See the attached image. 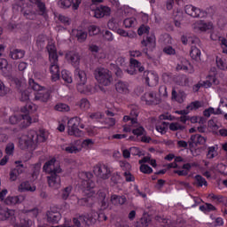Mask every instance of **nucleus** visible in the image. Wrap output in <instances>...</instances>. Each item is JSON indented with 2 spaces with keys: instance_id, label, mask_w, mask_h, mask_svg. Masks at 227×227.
Instances as JSON below:
<instances>
[{
  "instance_id": "nucleus-1",
  "label": "nucleus",
  "mask_w": 227,
  "mask_h": 227,
  "mask_svg": "<svg viewBox=\"0 0 227 227\" xmlns=\"http://www.w3.org/2000/svg\"><path fill=\"white\" fill-rule=\"evenodd\" d=\"M43 169L45 173L50 175L48 178V184L52 189H59L61 187V176H59V173L63 171L61 167L56 166V158H52L46 161L43 167Z\"/></svg>"
},
{
  "instance_id": "nucleus-2",
  "label": "nucleus",
  "mask_w": 227,
  "mask_h": 227,
  "mask_svg": "<svg viewBox=\"0 0 227 227\" xmlns=\"http://www.w3.org/2000/svg\"><path fill=\"white\" fill-rule=\"evenodd\" d=\"M47 137L43 133L38 135L35 130L30 129L27 135H22L19 139L20 150H35L36 143H45Z\"/></svg>"
},
{
  "instance_id": "nucleus-3",
  "label": "nucleus",
  "mask_w": 227,
  "mask_h": 227,
  "mask_svg": "<svg viewBox=\"0 0 227 227\" xmlns=\"http://www.w3.org/2000/svg\"><path fill=\"white\" fill-rule=\"evenodd\" d=\"M129 63L131 67L135 68V71L133 72L128 71L130 75H134L137 70H138L140 74L144 72L143 79L145 80L147 86L153 87L159 84V75L157 74L154 72L145 71V67L141 66V62L136 59L131 58Z\"/></svg>"
},
{
  "instance_id": "nucleus-4",
  "label": "nucleus",
  "mask_w": 227,
  "mask_h": 227,
  "mask_svg": "<svg viewBox=\"0 0 227 227\" xmlns=\"http://www.w3.org/2000/svg\"><path fill=\"white\" fill-rule=\"evenodd\" d=\"M134 116L132 117V115ZM137 116H139V112L137 110L132 111L130 115H125L123 117V121L129 124H125L123 126V132H132L134 136L139 137V136H143L145 134V128L143 126L137 127Z\"/></svg>"
},
{
  "instance_id": "nucleus-5",
  "label": "nucleus",
  "mask_w": 227,
  "mask_h": 227,
  "mask_svg": "<svg viewBox=\"0 0 227 227\" xmlns=\"http://www.w3.org/2000/svg\"><path fill=\"white\" fill-rule=\"evenodd\" d=\"M31 6H35V9H22L23 15L28 20H35L36 19V15L40 17H47V6L45 5V2L42 0H29Z\"/></svg>"
},
{
  "instance_id": "nucleus-6",
  "label": "nucleus",
  "mask_w": 227,
  "mask_h": 227,
  "mask_svg": "<svg viewBox=\"0 0 227 227\" xmlns=\"http://www.w3.org/2000/svg\"><path fill=\"white\" fill-rule=\"evenodd\" d=\"M47 51L49 53V60L51 62L50 72L51 74V81L56 82L59 81V66L58 65V50L56 45L49 44L47 46Z\"/></svg>"
},
{
  "instance_id": "nucleus-7",
  "label": "nucleus",
  "mask_w": 227,
  "mask_h": 227,
  "mask_svg": "<svg viewBox=\"0 0 227 227\" xmlns=\"http://www.w3.org/2000/svg\"><path fill=\"white\" fill-rule=\"evenodd\" d=\"M74 75L78 81L76 88L79 93H83L84 95L93 93V86L86 85V82L88 81L86 72L81 70L79 67H76L74 70Z\"/></svg>"
},
{
  "instance_id": "nucleus-8",
  "label": "nucleus",
  "mask_w": 227,
  "mask_h": 227,
  "mask_svg": "<svg viewBox=\"0 0 227 227\" xmlns=\"http://www.w3.org/2000/svg\"><path fill=\"white\" fill-rule=\"evenodd\" d=\"M68 135L74 136L75 137H82L84 136V131L79 129H84V124L82 123V119L80 117H73L67 122Z\"/></svg>"
},
{
  "instance_id": "nucleus-9",
  "label": "nucleus",
  "mask_w": 227,
  "mask_h": 227,
  "mask_svg": "<svg viewBox=\"0 0 227 227\" xmlns=\"http://www.w3.org/2000/svg\"><path fill=\"white\" fill-rule=\"evenodd\" d=\"M28 86L34 91H39L35 93V100H39L40 102H48L51 98V92L43 91V87L36 83L33 78L28 80Z\"/></svg>"
},
{
  "instance_id": "nucleus-10",
  "label": "nucleus",
  "mask_w": 227,
  "mask_h": 227,
  "mask_svg": "<svg viewBox=\"0 0 227 227\" xmlns=\"http://www.w3.org/2000/svg\"><path fill=\"white\" fill-rule=\"evenodd\" d=\"M95 79L102 86H109L113 82V74L106 68L98 67L94 72Z\"/></svg>"
},
{
  "instance_id": "nucleus-11",
  "label": "nucleus",
  "mask_w": 227,
  "mask_h": 227,
  "mask_svg": "<svg viewBox=\"0 0 227 227\" xmlns=\"http://www.w3.org/2000/svg\"><path fill=\"white\" fill-rule=\"evenodd\" d=\"M32 121L31 115L28 114H15L9 118L12 125H20V129L29 127Z\"/></svg>"
},
{
  "instance_id": "nucleus-12",
  "label": "nucleus",
  "mask_w": 227,
  "mask_h": 227,
  "mask_svg": "<svg viewBox=\"0 0 227 227\" xmlns=\"http://www.w3.org/2000/svg\"><path fill=\"white\" fill-rule=\"evenodd\" d=\"M93 173L98 178L108 180V178H111V175L113 174V168L108 167L107 164L99 162L94 166Z\"/></svg>"
},
{
  "instance_id": "nucleus-13",
  "label": "nucleus",
  "mask_w": 227,
  "mask_h": 227,
  "mask_svg": "<svg viewBox=\"0 0 227 227\" xmlns=\"http://www.w3.org/2000/svg\"><path fill=\"white\" fill-rule=\"evenodd\" d=\"M82 176V189L83 191H89L90 192H93V189H95V181L93 180V174L91 172H82L81 174Z\"/></svg>"
},
{
  "instance_id": "nucleus-14",
  "label": "nucleus",
  "mask_w": 227,
  "mask_h": 227,
  "mask_svg": "<svg viewBox=\"0 0 227 227\" xmlns=\"http://www.w3.org/2000/svg\"><path fill=\"white\" fill-rule=\"evenodd\" d=\"M184 12L186 15L193 17V19H205L208 13L192 4H188L184 6Z\"/></svg>"
},
{
  "instance_id": "nucleus-15",
  "label": "nucleus",
  "mask_w": 227,
  "mask_h": 227,
  "mask_svg": "<svg viewBox=\"0 0 227 227\" xmlns=\"http://www.w3.org/2000/svg\"><path fill=\"white\" fill-rule=\"evenodd\" d=\"M142 102H145L146 106H159L160 104V98L157 97L155 91L145 92L141 97Z\"/></svg>"
},
{
  "instance_id": "nucleus-16",
  "label": "nucleus",
  "mask_w": 227,
  "mask_h": 227,
  "mask_svg": "<svg viewBox=\"0 0 227 227\" xmlns=\"http://www.w3.org/2000/svg\"><path fill=\"white\" fill-rule=\"evenodd\" d=\"M47 222L51 224H58L61 221V213L57 208H50L46 213Z\"/></svg>"
},
{
  "instance_id": "nucleus-17",
  "label": "nucleus",
  "mask_w": 227,
  "mask_h": 227,
  "mask_svg": "<svg viewBox=\"0 0 227 227\" xmlns=\"http://www.w3.org/2000/svg\"><path fill=\"white\" fill-rule=\"evenodd\" d=\"M85 221L88 224H95L97 221H107V216L102 212L98 213L95 210H91L89 214V218Z\"/></svg>"
},
{
  "instance_id": "nucleus-18",
  "label": "nucleus",
  "mask_w": 227,
  "mask_h": 227,
  "mask_svg": "<svg viewBox=\"0 0 227 227\" xmlns=\"http://www.w3.org/2000/svg\"><path fill=\"white\" fill-rule=\"evenodd\" d=\"M16 168H12L10 171V180L11 182H15L17 178H19V175H22L24 173V164H22V161L18 160L15 161Z\"/></svg>"
},
{
  "instance_id": "nucleus-19",
  "label": "nucleus",
  "mask_w": 227,
  "mask_h": 227,
  "mask_svg": "<svg viewBox=\"0 0 227 227\" xmlns=\"http://www.w3.org/2000/svg\"><path fill=\"white\" fill-rule=\"evenodd\" d=\"M0 219L1 221H10L11 223L15 222V210L4 207L0 209Z\"/></svg>"
},
{
  "instance_id": "nucleus-20",
  "label": "nucleus",
  "mask_w": 227,
  "mask_h": 227,
  "mask_svg": "<svg viewBox=\"0 0 227 227\" xmlns=\"http://www.w3.org/2000/svg\"><path fill=\"white\" fill-rule=\"evenodd\" d=\"M66 59L68 63H71L74 68H77L78 65L81 63V56L75 51H68L66 54Z\"/></svg>"
},
{
  "instance_id": "nucleus-21",
  "label": "nucleus",
  "mask_w": 227,
  "mask_h": 227,
  "mask_svg": "<svg viewBox=\"0 0 227 227\" xmlns=\"http://www.w3.org/2000/svg\"><path fill=\"white\" fill-rule=\"evenodd\" d=\"M192 28L196 33L199 31H208V29H212V23H207L203 20H198L192 25Z\"/></svg>"
},
{
  "instance_id": "nucleus-22",
  "label": "nucleus",
  "mask_w": 227,
  "mask_h": 227,
  "mask_svg": "<svg viewBox=\"0 0 227 227\" xmlns=\"http://www.w3.org/2000/svg\"><path fill=\"white\" fill-rule=\"evenodd\" d=\"M0 70L4 77L12 75V65L8 64L6 59H0Z\"/></svg>"
},
{
  "instance_id": "nucleus-23",
  "label": "nucleus",
  "mask_w": 227,
  "mask_h": 227,
  "mask_svg": "<svg viewBox=\"0 0 227 227\" xmlns=\"http://www.w3.org/2000/svg\"><path fill=\"white\" fill-rule=\"evenodd\" d=\"M110 203L114 207H121V205L127 203V197L124 195L112 194L110 197Z\"/></svg>"
},
{
  "instance_id": "nucleus-24",
  "label": "nucleus",
  "mask_w": 227,
  "mask_h": 227,
  "mask_svg": "<svg viewBox=\"0 0 227 227\" xmlns=\"http://www.w3.org/2000/svg\"><path fill=\"white\" fill-rule=\"evenodd\" d=\"M22 201H24V197L22 195H17V196H8L4 200V203L5 205H8L9 207H13L15 205L20 204Z\"/></svg>"
},
{
  "instance_id": "nucleus-25",
  "label": "nucleus",
  "mask_w": 227,
  "mask_h": 227,
  "mask_svg": "<svg viewBox=\"0 0 227 227\" xmlns=\"http://www.w3.org/2000/svg\"><path fill=\"white\" fill-rule=\"evenodd\" d=\"M89 217H90L89 214H87L85 215H79V217H74L72 220L73 225L74 227H81V223H82L86 226H90V225H91V223H88V222L86 221Z\"/></svg>"
},
{
  "instance_id": "nucleus-26",
  "label": "nucleus",
  "mask_w": 227,
  "mask_h": 227,
  "mask_svg": "<svg viewBox=\"0 0 227 227\" xmlns=\"http://www.w3.org/2000/svg\"><path fill=\"white\" fill-rule=\"evenodd\" d=\"M18 191L20 192H26L27 191L35 192V191H36V186H31V183H29V181H24L19 185Z\"/></svg>"
},
{
  "instance_id": "nucleus-27",
  "label": "nucleus",
  "mask_w": 227,
  "mask_h": 227,
  "mask_svg": "<svg viewBox=\"0 0 227 227\" xmlns=\"http://www.w3.org/2000/svg\"><path fill=\"white\" fill-rule=\"evenodd\" d=\"M141 44L144 47H148L149 49H155V35H147L146 38L141 42Z\"/></svg>"
},
{
  "instance_id": "nucleus-28",
  "label": "nucleus",
  "mask_w": 227,
  "mask_h": 227,
  "mask_svg": "<svg viewBox=\"0 0 227 227\" xmlns=\"http://www.w3.org/2000/svg\"><path fill=\"white\" fill-rule=\"evenodd\" d=\"M115 90L118 93H121L122 95H127V93H129V83L122 81H119L115 84Z\"/></svg>"
},
{
  "instance_id": "nucleus-29",
  "label": "nucleus",
  "mask_w": 227,
  "mask_h": 227,
  "mask_svg": "<svg viewBox=\"0 0 227 227\" xmlns=\"http://www.w3.org/2000/svg\"><path fill=\"white\" fill-rule=\"evenodd\" d=\"M73 34L77 38L78 42H80V43L86 42V38H88V32L84 30H73Z\"/></svg>"
},
{
  "instance_id": "nucleus-30",
  "label": "nucleus",
  "mask_w": 227,
  "mask_h": 227,
  "mask_svg": "<svg viewBox=\"0 0 227 227\" xmlns=\"http://www.w3.org/2000/svg\"><path fill=\"white\" fill-rule=\"evenodd\" d=\"M26 56V51L20 49H13L10 51V57L12 59H22Z\"/></svg>"
},
{
  "instance_id": "nucleus-31",
  "label": "nucleus",
  "mask_w": 227,
  "mask_h": 227,
  "mask_svg": "<svg viewBox=\"0 0 227 227\" xmlns=\"http://www.w3.org/2000/svg\"><path fill=\"white\" fill-rule=\"evenodd\" d=\"M190 56L192 59H194V61H200L201 59V50H200L196 46H192Z\"/></svg>"
},
{
  "instance_id": "nucleus-32",
  "label": "nucleus",
  "mask_w": 227,
  "mask_h": 227,
  "mask_svg": "<svg viewBox=\"0 0 227 227\" xmlns=\"http://www.w3.org/2000/svg\"><path fill=\"white\" fill-rule=\"evenodd\" d=\"M199 210L203 212V214H210V212H215L217 208L210 203H204L203 205L200 206Z\"/></svg>"
},
{
  "instance_id": "nucleus-33",
  "label": "nucleus",
  "mask_w": 227,
  "mask_h": 227,
  "mask_svg": "<svg viewBox=\"0 0 227 227\" xmlns=\"http://www.w3.org/2000/svg\"><path fill=\"white\" fill-rule=\"evenodd\" d=\"M194 180L195 181L193 183V185H195L196 187H202L203 185L207 187V185H208L207 179H205V177H203L201 175H196L194 176Z\"/></svg>"
},
{
  "instance_id": "nucleus-34",
  "label": "nucleus",
  "mask_w": 227,
  "mask_h": 227,
  "mask_svg": "<svg viewBox=\"0 0 227 227\" xmlns=\"http://www.w3.org/2000/svg\"><path fill=\"white\" fill-rule=\"evenodd\" d=\"M150 215L145 214L143 215L141 219L138 222H137L136 227H148V224H150Z\"/></svg>"
},
{
  "instance_id": "nucleus-35",
  "label": "nucleus",
  "mask_w": 227,
  "mask_h": 227,
  "mask_svg": "<svg viewBox=\"0 0 227 227\" xmlns=\"http://www.w3.org/2000/svg\"><path fill=\"white\" fill-rule=\"evenodd\" d=\"M191 140L196 145H205V143H207V139H205V137H203V136H201L200 134L192 136Z\"/></svg>"
},
{
  "instance_id": "nucleus-36",
  "label": "nucleus",
  "mask_w": 227,
  "mask_h": 227,
  "mask_svg": "<svg viewBox=\"0 0 227 227\" xmlns=\"http://www.w3.org/2000/svg\"><path fill=\"white\" fill-rule=\"evenodd\" d=\"M210 200L217 201L218 203H223L225 207L227 205V198L223 195H216L214 193L209 194Z\"/></svg>"
},
{
  "instance_id": "nucleus-37",
  "label": "nucleus",
  "mask_w": 227,
  "mask_h": 227,
  "mask_svg": "<svg viewBox=\"0 0 227 227\" xmlns=\"http://www.w3.org/2000/svg\"><path fill=\"white\" fill-rule=\"evenodd\" d=\"M74 188L72 185H69L67 187H65L64 189L61 190L60 192V198L66 201V200H68L70 197V194H72V190Z\"/></svg>"
},
{
  "instance_id": "nucleus-38",
  "label": "nucleus",
  "mask_w": 227,
  "mask_h": 227,
  "mask_svg": "<svg viewBox=\"0 0 227 227\" xmlns=\"http://www.w3.org/2000/svg\"><path fill=\"white\" fill-rule=\"evenodd\" d=\"M217 157V145L209 146L207 148V159H215Z\"/></svg>"
},
{
  "instance_id": "nucleus-39",
  "label": "nucleus",
  "mask_w": 227,
  "mask_h": 227,
  "mask_svg": "<svg viewBox=\"0 0 227 227\" xmlns=\"http://www.w3.org/2000/svg\"><path fill=\"white\" fill-rule=\"evenodd\" d=\"M54 109L59 113H68L70 106L65 103H59L54 106Z\"/></svg>"
},
{
  "instance_id": "nucleus-40",
  "label": "nucleus",
  "mask_w": 227,
  "mask_h": 227,
  "mask_svg": "<svg viewBox=\"0 0 227 227\" xmlns=\"http://www.w3.org/2000/svg\"><path fill=\"white\" fill-rule=\"evenodd\" d=\"M78 106L82 111H88L90 106V100H88L86 98H83L78 102Z\"/></svg>"
},
{
  "instance_id": "nucleus-41",
  "label": "nucleus",
  "mask_w": 227,
  "mask_h": 227,
  "mask_svg": "<svg viewBox=\"0 0 227 227\" xmlns=\"http://www.w3.org/2000/svg\"><path fill=\"white\" fill-rule=\"evenodd\" d=\"M35 109L36 108L33 103H27L26 106L21 108V113H24L29 116V113H33V111H35Z\"/></svg>"
},
{
  "instance_id": "nucleus-42",
  "label": "nucleus",
  "mask_w": 227,
  "mask_h": 227,
  "mask_svg": "<svg viewBox=\"0 0 227 227\" xmlns=\"http://www.w3.org/2000/svg\"><path fill=\"white\" fill-rule=\"evenodd\" d=\"M61 78L63 79V81H65V82H67V84H71L73 81L70 71H67V69L61 71Z\"/></svg>"
},
{
  "instance_id": "nucleus-43",
  "label": "nucleus",
  "mask_w": 227,
  "mask_h": 227,
  "mask_svg": "<svg viewBox=\"0 0 227 227\" xmlns=\"http://www.w3.org/2000/svg\"><path fill=\"white\" fill-rule=\"evenodd\" d=\"M200 107H203V103H201V101H193L187 106L186 109L188 111H196L200 109Z\"/></svg>"
},
{
  "instance_id": "nucleus-44",
  "label": "nucleus",
  "mask_w": 227,
  "mask_h": 227,
  "mask_svg": "<svg viewBox=\"0 0 227 227\" xmlns=\"http://www.w3.org/2000/svg\"><path fill=\"white\" fill-rule=\"evenodd\" d=\"M10 93V88L4 85V82L0 79V97H6Z\"/></svg>"
},
{
  "instance_id": "nucleus-45",
  "label": "nucleus",
  "mask_w": 227,
  "mask_h": 227,
  "mask_svg": "<svg viewBox=\"0 0 227 227\" xmlns=\"http://www.w3.org/2000/svg\"><path fill=\"white\" fill-rule=\"evenodd\" d=\"M140 171L141 173H144V175H152V173H153V168L146 164H142L140 165Z\"/></svg>"
},
{
  "instance_id": "nucleus-46",
  "label": "nucleus",
  "mask_w": 227,
  "mask_h": 227,
  "mask_svg": "<svg viewBox=\"0 0 227 227\" xmlns=\"http://www.w3.org/2000/svg\"><path fill=\"white\" fill-rule=\"evenodd\" d=\"M8 141V129L0 128V143Z\"/></svg>"
},
{
  "instance_id": "nucleus-47",
  "label": "nucleus",
  "mask_w": 227,
  "mask_h": 227,
  "mask_svg": "<svg viewBox=\"0 0 227 227\" xmlns=\"http://www.w3.org/2000/svg\"><path fill=\"white\" fill-rule=\"evenodd\" d=\"M136 22H137L136 18H127L123 20L124 27H132Z\"/></svg>"
},
{
  "instance_id": "nucleus-48",
  "label": "nucleus",
  "mask_w": 227,
  "mask_h": 227,
  "mask_svg": "<svg viewBox=\"0 0 227 227\" xmlns=\"http://www.w3.org/2000/svg\"><path fill=\"white\" fill-rule=\"evenodd\" d=\"M189 67H191V63H189V61L185 60L184 64V62L177 64L176 70H184V72H189Z\"/></svg>"
},
{
  "instance_id": "nucleus-49",
  "label": "nucleus",
  "mask_w": 227,
  "mask_h": 227,
  "mask_svg": "<svg viewBox=\"0 0 227 227\" xmlns=\"http://www.w3.org/2000/svg\"><path fill=\"white\" fill-rule=\"evenodd\" d=\"M13 152H15V144L13 143L7 144L5 147L6 155L10 157V155H13Z\"/></svg>"
},
{
  "instance_id": "nucleus-50",
  "label": "nucleus",
  "mask_w": 227,
  "mask_h": 227,
  "mask_svg": "<svg viewBox=\"0 0 227 227\" xmlns=\"http://www.w3.org/2000/svg\"><path fill=\"white\" fill-rule=\"evenodd\" d=\"M137 33L139 36H143V35H148V33H150V27L142 25L137 29Z\"/></svg>"
},
{
  "instance_id": "nucleus-51",
  "label": "nucleus",
  "mask_w": 227,
  "mask_h": 227,
  "mask_svg": "<svg viewBox=\"0 0 227 227\" xmlns=\"http://www.w3.org/2000/svg\"><path fill=\"white\" fill-rule=\"evenodd\" d=\"M20 227H33V222L28 218L20 219Z\"/></svg>"
},
{
  "instance_id": "nucleus-52",
  "label": "nucleus",
  "mask_w": 227,
  "mask_h": 227,
  "mask_svg": "<svg viewBox=\"0 0 227 227\" xmlns=\"http://www.w3.org/2000/svg\"><path fill=\"white\" fill-rule=\"evenodd\" d=\"M174 20H175V26L176 27H180V21L182 19V12L180 11H177L176 12L173 13Z\"/></svg>"
},
{
  "instance_id": "nucleus-53",
  "label": "nucleus",
  "mask_w": 227,
  "mask_h": 227,
  "mask_svg": "<svg viewBox=\"0 0 227 227\" xmlns=\"http://www.w3.org/2000/svg\"><path fill=\"white\" fill-rule=\"evenodd\" d=\"M121 180V176H120V174L118 172L112 174L111 182H112V184H114V185L120 184Z\"/></svg>"
},
{
  "instance_id": "nucleus-54",
  "label": "nucleus",
  "mask_w": 227,
  "mask_h": 227,
  "mask_svg": "<svg viewBox=\"0 0 227 227\" xmlns=\"http://www.w3.org/2000/svg\"><path fill=\"white\" fill-rule=\"evenodd\" d=\"M157 132H160L161 136H164L166 134V122H162L161 124H157L155 127Z\"/></svg>"
},
{
  "instance_id": "nucleus-55",
  "label": "nucleus",
  "mask_w": 227,
  "mask_h": 227,
  "mask_svg": "<svg viewBox=\"0 0 227 227\" xmlns=\"http://www.w3.org/2000/svg\"><path fill=\"white\" fill-rule=\"evenodd\" d=\"M62 150H65L67 153H79V148L75 145H68L66 148H62Z\"/></svg>"
},
{
  "instance_id": "nucleus-56",
  "label": "nucleus",
  "mask_w": 227,
  "mask_h": 227,
  "mask_svg": "<svg viewBox=\"0 0 227 227\" xmlns=\"http://www.w3.org/2000/svg\"><path fill=\"white\" fill-rule=\"evenodd\" d=\"M169 130H172L173 132H176V130H184V126L176 122H172L169 125Z\"/></svg>"
},
{
  "instance_id": "nucleus-57",
  "label": "nucleus",
  "mask_w": 227,
  "mask_h": 227,
  "mask_svg": "<svg viewBox=\"0 0 227 227\" xmlns=\"http://www.w3.org/2000/svg\"><path fill=\"white\" fill-rule=\"evenodd\" d=\"M40 168L41 166L39 163H35L33 165V172H32L33 178H36L38 175H40Z\"/></svg>"
},
{
  "instance_id": "nucleus-58",
  "label": "nucleus",
  "mask_w": 227,
  "mask_h": 227,
  "mask_svg": "<svg viewBox=\"0 0 227 227\" xmlns=\"http://www.w3.org/2000/svg\"><path fill=\"white\" fill-rule=\"evenodd\" d=\"M163 52L168 56H175L176 54V51L173 48V46H167L163 49Z\"/></svg>"
},
{
  "instance_id": "nucleus-59",
  "label": "nucleus",
  "mask_w": 227,
  "mask_h": 227,
  "mask_svg": "<svg viewBox=\"0 0 227 227\" xmlns=\"http://www.w3.org/2000/svg\"><path fill=\"white\" fill-rule=\"evenodd\" d=\"M59 20L61 24H64V26H70V18L63 14L59 15Z\"/></svg>"
},
{
  "instance_id": "nucleus-60",
  "label": "nucleus",
  "mask_w": 227,
  "mask_h": 227,
  "mask_svg": "<svg viewBox=\"0 0 227 227\" xmlns=\"http://www.w3.org/2000/svg\"><path fill=\"white\" fill-rule=\"evenodd\" d=\"M105 123L106 124L107 129H109L116 125V120L113 117H108L105 119Z\"/></svg>"
},
{
  "instance_id": "nucleus-61",
  "label": "nucleus",
  "mask_w": 227,
  "mask_h": 227,
  "mask_svg": "<svg viewBox=\"0 0 227 227\" xmlns=\"http://www.w3.org/2000/svg\"><path fill=\"white\" fill-rule=\"evenodd\" d=\"M31 97V94L29 93V90H24L21 92V102H27L29 101V98Z\"/></svg>"
},
{
  "instance_id": "nucleus-62",
  "label": "nucleus",
  "mask_w": 227,
  "mask_h": 227,
  "mask_svg": "<svg viewBox=\"0 0 227 227\" xmlns=\"http://www.w3.org/2000/svg\"><path fill=\"white\" fill-rule=\"evenodd\" d=\"M59 4L60 8H70L72 6V0H60Z\"/></svg>"
},
{
  "instance_id": "nucleus-63",
  "label": "nucleus",
  "mask_w": 227,
  "mask_h": 227,
  "mask_svg": "<svg viewBox=\"0 0 227 227\" xmlns=\"http://www.w3.org/2000/svg\"><path fill=\"white\" fill-rule=\"evenodd\" d=\"M120 167L121 169H123V171H129L132 168L130 163L126 160L120 161Z\"/></svg>"
},
{
  "instance_id": "nucleus-64",
  "label": "nucleus",
  "mask_w": 227,
  "mask_h": 227,
  "mask_svg": "<svg viewBox=\"0 0 227 227\" xmlns=\"http://www.w3.org/2000/svg\"><path fill=\"white\" fill-rule=\"evenodd\" d=\"M124 177L126 182H134L136 180V177H134V175H132L129 171L124 172Z\"/></svg>"
}]
</instances>
